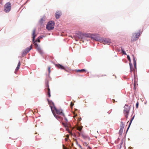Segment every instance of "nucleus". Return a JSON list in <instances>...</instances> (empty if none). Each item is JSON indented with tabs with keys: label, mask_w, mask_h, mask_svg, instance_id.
Here are the masks:
<instances>
[{
	"label": "nucleus",
	"mask_w": 149,
	"mask_h": 149,
	"mask_svg": "<svg viewBox=\"0 0 149 149\" xmlns=\"http://www.w3.org/2000/svg\"><path fill=\"white\" fill-rule=\"evenodd\" d=\"M50 69H51L50 67V66H49L48 67V70L49 73V74L50 73V72H51Z\"/></svg>",
	"instance_id": "cd10ccee"
},
{
	"label": "nucleus",
	"mask_w": 149,
	"mask_h": 149,
	"mask_svg": "<svg viewBox=\"0 0 149 149\" xmlns=\"http://www.w3.org/2000/svg\"><path fill=\"white\" fill-rule=\"evenodd\" d=\"M35 42H35L34 43V45L36 47V49L40 54H42L43 53L42 50L40 48L38 45V44L35 43Z\"/></svg>",
	"instance_id": "6e6552de"
},
{
	"label": "nucleus",
	"mask_w": 149,
	"mask_h": 149,
	"mask_svg": "<svg viewBox=\"0 0 149 149\" xmlns=\"http://www.w3.org/2000/svg\"><path fill=\"white\" fill-rule=\"evenodd\" d=\"M76 71L77 72H86V70L84 69H82L81 70H76Z\"/></svg>",
	"instance_id": "2eb2a0df"
},
{
	"label": "nucleus",
	"mask_w": 149,
	"mask_h": 149,
	"mask_svg": "<svg viewBox=\"0 0 149 149\" xmlns=\"http://www.w3.org/2000/svg\"><path fill=\"white\" fill-rule=\"evenodd\" d=\"M122 51L123 54L125 55H126V54L125 53V52L123 49H122Z\"/></svg>",
	"instance_id": "bb28decb"
},
{
	"label": "nucleus",
	"mask_w": 149,
	"mask_h": 149,
	"mask_svg": "<svg viewBox=\"0 0 149 149\" xmlns=\"http://www.w3.org/2000/svg\"><path fill=\"white\" fill-rule=\"evenodd\" d=\"M123 129L120 128V131H119V134H122V133L123 132Z\"/></svg>",
	"instance_id": "b1692460"
},
{
	"label": "nucleus",
	"mask_w": 149,
	"mask_h": 149,
	"mask_svg": "<svg viewBox=\"0 0 149 149\" xmlns=\"http://www.w3.org/2000/svg\"><path fill=\"white\" fill-rule=\"evenodd\" d=\"M81 120V118H79V121H80Z\"/></svg>",
	"instance_id": "c9c22d12"
},
{
	"label": "nucleus",
	"mask_w": 149,
	"mask_h": 149,
	"mask_svg": "<svg viewBox=\"0 0 149 149\" xmlns=\"http://www.w3.org/2000/svg\"><path fill=\"white\" fill-rule=\"evenodd\" d=\"M64 117L65 119V123H67L68 122V120L65 117V116Z\"/></svg>",
	"instance_id": "c756f323"
},
{
	"label": "nucleus",
	"mask_w": 149,
	"mask_h": 149,
	"mask_svg": "<svg viewBox=\"0 0 149 149\" xmlns=\"http://www.w3.org/2000/svg\"><path fill=\"white\" fill-rule=\"evenodd\" d=\"M63 148L64 149H66V148H64V145H63Z\"/></svg>",
	"instance_id": "72a5a7b5"
},
{
	"label": "nucleus",
	"mask_w": 149,
	"mask_h": 149,
	"mask_svg": "<svg viewBox=\"0 0 149 149\" xmlns=\"http://www.w3.org/2000/svg\"><path fill=\"white\" fill-rule=\"evenodd\" d=\"M124 109L123 111V113L125 115V116L126 118L128 117V116L129 113L130 107L128 106V105L126 104L125 105V106L124 107Z\"/></svg>",
	"instance_id": "20e7f679"
},
{
	"label": "nucleus",
	"mask_w": 149,
	"mask_h": 149,
	"mask_svg": "<svg viewBox=\"0 0 149 149\" xmlns=\"http://www.w3.org/2000/svg\"><path fill=\"white\" fill-rule=\"evenodd\" d=\"M133 61L134 66L136 67V61L134 57L133 58Z\"/></svg>",
	"instance_id": "5701e85b"
},
{
	"label": "nucleus",
	"mask_w": 149,
	"mask_h": 149,
	"mask_svg": "<svg viewBox=\"0 0 149 149\" xmlns=\"http://www.w3.org/2000/svg\"><path fill=\"white\" fill-rule=\"evenodd\" d=\"M47 95L49 97H51L50 93V89L49 88V85L48 84L47 86Z\"/></svg>",
	"instance_id": "9b49d317"
},
{
	"label": "nucleus",
	"mask_w": 149,
	"mask_h": 149,
	"mask_svg": "<svg viewBox=\"0 0 149 149\" xmlns=\"http://www.w3.org/2000/svg\"><path fill=\"white\" fill-rule=\"evenodd\" d=\"M82 35H83V37H82L81 38L83 42H84V40H83L84 39V38L85 37H90V35L89 34H82Z\"/></svg>",
	"instance_id": "9d476101"
},
{
	"label": "nucleus",
	"mask_w": 149,
	"mask_h": 149,
	"mask_svg": "<svg viewBox=\"0 0 149 149\" xmlns=\"http://www.w3.org/2000/svg\"><path fill=\"white\" fill-rule=\"evenodd\" d=\"M112 101H113V103H114L115 102V100L114 99H113L112 100Z\"/></svg>",
	"instance_id": "473e14b6"
},
{
	"label": "nucleus",
	"mask_w": 149,
	"mask_h": 149,
	"mask_svg": "<svg viewBox=\"0 0 149 149\" xmlns=\"http://www.w3.org/2000/svg\"><path fill=\"white\" fill-rule=\"evenodd\" d=\"M51 109L53 115L59 121H61L63 120V118L59 116L56 115L54 111L52 108V107H51Z\"/></svg>",
	"instance_id": "0eeeda50"
},
{
	"label": "nucleus",
	"mask_w": 149,
	"mask_h": 149,
	"mask_svg": "<svg viewBox=\"0 0 149 149\" xmlns=\"http://www.w3.org/2000/svg\"><path fill=\"white\" fill-rule=\"evenodd\" d=\"M54 23L53 21H49L47 24L46 28L49 30L53 29L54 28Z\"/></svg>",
	"instance_id": "39448f33"
},
{
	"label": "nucleus",
	"mask_w": 149,
	"mask_h": 149,
	"mask_svg": "<svg viewBox=\"0 0 149 149\" xmlns=\"http://www.w3.org/2000/svg\"><path fill=\"white\" fill-rule=\"evenodd\" d=\"M62 124H63V125L65 127H68V124L67 123H62Z\"/></svg>",
	"instance_id": "412c9836"
},
{
	"label": "nucleus",
	"mask_w": 149,
	"mask_h": 149,
	"mask_svg": "<svg viewBox=\"0 0 149 149\" xmlns=\"http://www.w3.org/2000/svg\"><path fill=\"white\" fill-rule=\"evenodd\" d=\"M82 128L80 127H77V130H79V131H81L82 130Z\"/></svg>",
	"instance_id": "393cba45"
},
{
	"label": "nucleus",
	"mask_w": 149,
	"mask_h": 149,
	"mask_svg": "<svg viewBox=\"0 0 149 149\" xmlns=\"http://www.w3.org/2000/svg\"><path fill=\"white\" fill-rule=\"evenodd\" d=\"M134 118V116H133V117L131 119V120L130 122V123H129V125L128 127L127 128V130H128V129H129V127H130V125H131V123H132V120H133Z\"/></svg>",
	"instance_id": "aec40b11"
},
{
	"label": "nucleus",
	"mask_w": 149,
	"mask_h": 149,
	"mask_svg": "<svg viewBox=\"0 0 149 149\" xmlns=\"http://www.w3.org/2000/svg\"><path fill=\"white\" fill-rule=\"evenodd\" d=\"M83 145L84 146H88V144L86 142H84L83 143Z\"/></svg>",
	"instance_id": "a878e982"
},
{
	"label": "nucleus",
	"mask_w": 149,
	"mask_h": 149,
	"mask_svg": "<svg viewBox=\"0 0 149 149\" xmlns=\"http://www.w3.org/2000/svg\"><path fill=\"white\" fill-rule=\"evenodd\" d=\"M129 64H130V66L131 72L133 71L134 69L133 68V66H132V64L130 63H129Z\"/></svg>",
	"instance_id": "a211bd4d"
},
{
	"label": "nucleus",
	"mask_w": 149,
	"mask_h": 149,
	"mask_svg": "<svg viewBox=\"0 0 149 149\" xmlns=\"http://www.w3.org/2000/svg\"><path fill=\"white\" fill-rule=\"evenodd\" d=\"M127 58L129 61H130V56L129 55L127 56Z\"/></svg>",
	"instance_id": "c85d7f7f"
},
{
	"label": "nucleus",
	"mask_w": 149,
	"mask_h": 149,
	"mask_svg": "<svg viewBox=\"0 0 149 149\" xmlns=\"http://www.w3.org/2000/svg\"><path fill=\"white\" fill-rule=\"evenodd\" d=\"M125 126V125L124 123L122 122H121L120 124V128L123 129Z\"/></svg>",
	"instance_id": "6ab92c4d"
},
{
	"label": "nucleus",
	"mask_w": 149,
	"mask_h": 149,
	"mask_svg": "<svg viewBox=\"0 0 149 149\" xmlns=\"http://www.w3.org/2000/svg\"><path fill=\"white\" fill-rule=\"evenodd\" d=\"M20 65H21V63H20V61H19V63L17 65V66L16 68L15 69V73H16L17 71L19 69Z\"/></svg>",
	"instance_id": "ddd939ff"
},
{
	"label": "nucleus",
	"mask_w": 149,
	"mask_h": 149,
	"mask_svg": "<svg viewBox=\"0 0 149 149\" xmlns=\"http://www.w3.org/2000/svg\"><path fill=\"white\" fill-rule=\"evenodd\" d=\"M32 45H31L29 47H28L26 48L25 50L26 51H27L28 52L30 51V50L32 49Z\"/></svg>",
	"instance_id": "f3484780"
},
{
	"label": "nucleus",
	"mask_w": 149,
	"mask_h": 149,
	"mask_svg": "<svg viewBox=\"0 0 149 149\" xmlns=\"http://www.w3.org/2000/svg\"><path fill=\"white\" fill-rule=\"evenodd\" d=\"M38 41V42H40V40L39 39L38 40H36V41Z\"/></svg>",
	"instance_id": "f704fd0d"
},
{
	"label": "nucleus",
	"mask_w": 149,
	"mask_h": 149,
	"mask_svg": "<svg viewBox=\"0 0 149 149\" xmlns=\"http://www.w3.org/2000/svg\"><path fill=\"white\" fill-rule=\"evenodd\" d=\"M95 40L97 41H100V42H101L103 43V44L104 45H110V43H111V40L109 39H95Z\"/></svg>",
	"instance_id": "f03ea898"
},
{
	"label": "nucleus",
	"mask_w": 149,
	"mask_h": 149,
	"mask_svg": "<svg viewBox=\"0 0 149 149\" xmlns=\"http://www.w3.org/2000/svg\"><path fill=\"white\" fill-rule=\"evenodd\" d=\"M74 105V104L72 102H71L70 105L71 107H72Z\"/></svg>",
	"instance_id": "7c9ffc66"
},
{
	"label": "nucleus",
	"mask_w": 149,
	"mask_h": 149,
	"mask_svg": "<svg viewBox=\"0 0 149 149\" xmlns=\"http://www.w3.org/2000/svg\"><path fill=\"white\" fill-rule=\"evenodd\" d=\"M52 108L54 111L55 113L58 115H60L64 117L65 115L63 112V110L61 109H57L55 107H52Z\"/></svg>",
	"instance_id": "7ed1b4c3"
},
{
	"label": "nucleus",
	"mask_w": 149,
	"mask_h": 149,
	"mask_svg": "<svg viewBox=\"0 0 149 149\" xmlns=\"http://www.w3.org/2000/svg\"><path fill=\"white\" fill-rule=\"evenodd\" d=\"M56 66L59 68L63 69H65L64 67L63 66L59 64H56Z\"/></svg>",
	"instance_id": "4468645a"
},
{
	"label": "nucleus",
	"mask_w": 149,
	"mask_h": 149,
	"mask_svg": "<svg viewBox=\"0 0 149 149\" xmlns=\"http://www.w3.org/2000/svg\"><path fill=\"white\" fill-rule=\"evenodd\" d=\"M11 8V3L8 2L6 3L4 7V10L6 13H8Z\"/></svg>",
	"instance_id": "f257e3e1"
},
{
	"label": "nucleus",
	"mask_w": 149,
	"mask_h": 149,
	"mask_svg": "<svg viewBox=\"0 0 149 149\" xmlns=\"http://www.w3.org/2000/svg\"><path fill=\"white\" fill-rule=\"evenodd\" d=\"M79 147H80L81 148H82V147H81V146L80 145H79Z\"/></svg>",
	"instance_id": "e433bc0d"
},
{
	"label": "nucleus",
	"mask_w": 149,
	"mask_h": 149,
	"mask_svg": "<svg viewBox=\"0 0 149 149\" xmlns=\"http://www.w3.org/2000/svg\"><path fill=\"white\" fill-rule=\"evenodd\" d=\"M82 137L84 139H86L87 138H88V137L86 135L84 134H82L81 135Z\"/></svg>",
	"instance_id": "dca6fc26"
},
{
	"label": "nucleus",
	"mask_w": 149,
	"mask_h": 149,
	"mask_svg": "<svg viewBox=\"0 0 149 149\" xmlns=\"http://www.w3.org/2000/svg\"><path fill=\"white\" fill-rule=\"evenodd\" d=\"M139 105V103L138 102H137L136 104V108H137L138 107Z\"/></svg>",
	"instance_id": "2f4dec72"
},
{
	"label": "nucleus",
	"mask_w": 149,
	"mask_h": 149,
	"mask_svg": "<svg viewBox=\"0 0 149 149\" xmlns=\"http://www.w3.org/2000/svg\"><path fill=\"white\" fill-rule=\"evenodd\" d=\"M27 52H27V51H26L25 50H24V51L23 52V53L22 54V56H24V55H25L26 54H27Z\"/></svg>",
	"instance_id": "4be33fe9"
},
{
	"label": "nucleus",
	"mask_w": 149,
	"mask_h": 149,
	"mask_svg": "<svg viewBox=\"0 0 149 149\" xmlns=\"http://www.w3.org/2000/svg\"><path fill=\"white\" fill-rule=\"evenodd\" d=\"M140 34V31L134 34L132 38V41H134L136 40L137 39L139 38Z\"/></svg>",
	"instance_id": "423d86ee"
},
{
	"label": "nucleus",
	"mask_w": 149,
	"mask_h": 149,
	"mask_svg": "<svg viewBox=\"0 0 149 149\" xmlns=\"http://www.w3.org/2000/svg\"><path fill=\"white\" fill-rule=\"evenodd\" d=\"M61 15V12L58 11L56 12L55 14V17L56 19H58Z\"/></svg>",
	"instance_id": "1a4fd4ad"
},
{
	"label": "nucleus",
	"mask_w": 149,
	"mask_h": 149,
	"mask_svg": "<svg viewBox=\"0 0 149 149\" xmlns=\"http://www.w3.org/2000/svg\"><path fill=\"white\" fill-rule=\"evenodd\" d=\"M36 33V29H34L33 31L32 36H33V41H34L35 40V39L36 36L35 35Z\"/></svg>",
	"instance_id": "f8f14e48"
}]
</instances>
